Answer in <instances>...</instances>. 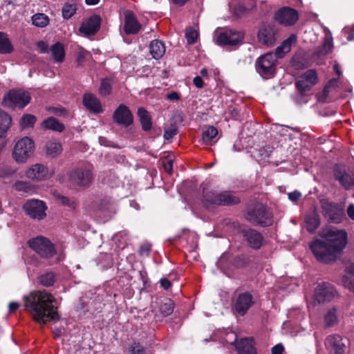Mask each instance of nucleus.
Segmentation results:
<instances>
[{
	"mask_svg": "<svg viewBox=\"0 0 354 354\" xmlns=\"http://www.w3.org/2000/svg\"><path fill=\"white\" fill-rule=\"evenodd\" d=\"M321 239L310 243L309 247L317 261L328 263L335 261L347 244V233L336 227L323 229Z\"/></svg>",
	"mask_w": 354,
	"mask_h": 354,
	"instance_id": "1",
	"label": "nucleus"
},
{
	"mask_svg": "<svg viewBox=\"0 0 354 354\" xmlns=\"http://www.w3.org/2000/svg\"><path fill=\"white\" fill-rule=\"evenodd\" d=\"M24 307L39 324H45L59 319L55 297L46 290H35L24 298Z\"/></svg>",
	"mask_w": 354,
	"mask_h": 354,
	"instance_id": "2",
	"label": "nucleus"
},
{
	"mask_svg": "<svg viewBox=\"0 0 354 354\" xmlns=\"http://www.w3.org/2000/svg\"><path fill=\"white\" fill-rule=\"evenodd\" d=\"M245 217L254 225L269 226L272 223L271 212L262 203H255L247 208Z\"/></svg>",
	"mask_w": 354,
	"mask_h": 354,
	"instance_id": "3",
	"label": "nucleus"
},
{
	"mask_svg": "<svg viewBox=\"0 0 354 354\" xmlns=\"http://www.w3.org/2000/svg\"><path fill=\"white\" fill-rule=\"evenodd\" d=\"M203 199L206 205H231L240 202V198L229 192H217L213 190H203Z\"/></svg>",
	"mask_w": 354,
	"mask_h": 354,
	"instance_id": "4",
	"label": "nucleus"
},
{
	"mask_svg": "<svg viewBox=\"0 0 354 354\" xmlns=\"http://www.w3.org/2000/svg\"><path fill=\"white\" fill-rule=\"evenodd\" d=\"M30 95L24 90H10L3 98L2 104L5 107L19 109H24L30 102Z\"/></svg>",
	"mask_w": 354,
	"mask_h": 354,
	"instance_id": "5",
	"label": "nucleus"
},
{
	"mask_svg": "<svg viewBox=\"0 0 354 354\" xmlns=\"http://www.w3.org/2000/svg\"><path fill=\"white\" fill-rule=\"evenodd\" d=\"M35 148L34 142L28 137L19 140L12 151L13 158L17 162H25L32 155Z\"/></svg>",
	"mask_w": 354,
	"mask_h": 354,
	"instance_id": "6",
	"label": "nucleus"
},
{
	"mask_svg": "<svg viewBox=\"0 0 354 354\" xmlns=\"http://www.w3.org/2000/svg\"><path fill=\"white\" fill-rule=\"evenodd\" d=\"M276 56L272 53H268L260 57L256 62L257 72L263 77H270L276 73Z\"/></svg>",
	"mask_w": 354,
	"mask_h": 354,
	"instance_id": "7",
	"label": "nucleus"
},
{
	"mask_svg": "<svg viewBox=\"0 0 354 354\" xmlns=\"http://www.w3.org/2000/svg\"><path fill=\"white\" fill-rule=\"evenodd\" d=\"M215 37L220 46H235L241 42L243 34L232 29L220 28L215 31Z\"/></svg>",
	"mask_w": 354,
	"mask_h": 354,
	"instance_id": "8",
	"label": "nucleus"
},
{
	"mask_svg": "<svg viewBox=\"0 0 354 354\" xmlns=\"http://www.w3.org/2000/svg\"><path fill=\"white\" fill-rule=\"evenodd\" d=\"M29 246L42 258H50L55 254L53 243L46 238L39 236L28 241Z\"/></svg>",
	"mask_w": 354,
	"mask_h": 354,
	"instance_id": "9",
	"label": "nucleus"
},
{
	"mask_svg": "<svg viewBox=\"0 0 354 354\" xmlns=\"http://www.w3.org/2000/svg\"><path fill=\"white\" fill-rule=\"evenodd\" d=\"M224 339L228 344H236L238 354H256L252 339L244 338L238 341L237 335L234 332L227 333Z\"/></svg>",
	"mask_w": 354,
	"mask_h": 354,
	"instance_id": "10",
	"label": "nucleus"
},
{
	"mask_svg": "<svg viewBox=\"0 0 354 354\" xmlns=\"http://www.w3.org/2000/svg\"><path fill=\"white\" fill-rule=\"evenodd\" d=\"M278 28L276 26L269 24H263L261 26L258 34V41L266 46L274 45L278 38Z\"/></svg>",
	"mask_w": 354,
	"mask_h": 354,
	"instance_id": "11",
	"label": "nucleus"
},
{
	"mask_svg": "<svg viewBox=\"0 0 354 354\" xmlns=\"http://www.w3.org/2000/svg\"><path fill=\"white\" fill-rule=\"evenodd\" d=\"M337 292L335 287L329 283H322L316 287L314 293V299L318 304L330 302L337 297Z\"/></svg>",
	"mask_w": 354,
	"mask_h": 354,
	"instance_id": "12",
	"label": "nucleus"
},
{
	"mask_svg": "<svg viewBox=\"0 0 354 354\" xmlns=\"http://www.w3.org/2000/svg\"><path fill=\"white\" fill-rule=\"evenodd\" d=\"M23 209L26 214L33 219L41 220L46 216L47 207L44 202L37 199H30L24 205Z\"/></svg>",
	"mask_w": 354,
	"mask_h": 354,
	"instance_id": "13",
	"label": "nucleus"
},
{
	"mask_svg": "<svg viewBox=\"0 0 354 354\" xmlns=\"http://www.w3.org/2000/svg\"><path fill=\"white\" fill-rule=\"evenodd\" d=\"M274 19L279 24L284 26H290L298 21L299 14L295 9L285 6L275 12Z\"/></svg>",
	"mask_w": 354,
	"mask_h": 354,
	"instance_id": "14",
	"label": "nucleus"
},
{
	"mask_svg": "<svg viewBox=\"0 0 354 354\" xmlns=\"http://www.w3.org/2000/svg\"><path fill=\"white\" fill-rule=\"evenodd\" d=\"M334 177L346 189H349L354 186V170H348L344 165L335 167Z\"/></svg>",
	"mask_w": 354,
	"mask_h": 354,
	"instance_id": "15",
	"label": "nucleus"
},
{
	"mask_svg": "<svg viewBox=\"0 0 354 354\" xmlns=\"http://www.w3.org/2000/svg\"><path fill=\"white\" fill-rule=\"evenodd\" d=\"M69 180L75 185L86 187L91 183L93 174L90 169L77 168L70 173Z\"/></svg>",
	"mask_w": 354,
	"mask_h": 354,
	"instance_id": "16",
	"label": "nucleus"
},
{
	"mask_svg": "<svg viewBox=\"0 0 354 354\" xmlns=\"http://www.w3.org/2000/svg\"><path fill=\"white\" fill-rule=\"evenodd\" d=\"M321 203L324 214L331 222L339 223L342 221L344 211L337 204L327 201H322Z\"/></svg>",
	"mask_w": 354,
	"mask_h": 354,
	"instance_id": "17",
	"label": "nucleus"
},
{
	"mask_svg": "<svg viewBox=\"0 0 354 354\" xmlns=\"http://www.w3.org/2000/svg\"><path fill=\"white\" fill-rule=\"evenodd\" d=\"M113 120L118 125L128 127L133 123V117L129 107L121 104L114 111Z\"/></svg>",
	"mask_w": 354,
	"mask_h": 354,
	"instance_id": "18",
	"label": "nucleus"
},
{
	"mask_svg": "<svg viewBox=\"0 0 354 354\" xmlns=\"http://www.w3.org/2000/svg\"><path fill=\"white\" fill-rule=\"evenodd\" d=\"M254 304L253 297L249 292L239 294L234 303V310L240 316L245 315Z\"/></svg>",
	"mask_w": 354,
	"mask_h": 354,
	"instance_id": "19",
	"label": "nucleus"
},
{
	"mask_svg": "<svg viewBox=\"0 0 354 354\" xmlns=\"http://www.w3.org/2000/svg\"><path fill=\"white\" fill-rule=\"evenodd\" d=\"M26 176L29 179L41 181L49 176L48 168L41 164H35L29 167L26 171Z\"/></svg>",
	"mask_w": 354,
	"mask_h": 354,
	"instance_id": "20",
	"label": "nucleus"
},
{
	"mask_svg": "<svg viewBox=\"0 0 354 354\" xmlns=\"http://www.w3.org/2000/svg\"><path fill=\"white\" fill-rule=\"evenodd\" d=\"M318 81L315 70L310 69L299 77L296 82L297 88H310L315 86Z\"/></svg>",
	"mask_w": 354,
	"mask_h": 354,
	"instance_id": "21",
	"label": "nucleus"
},
{
	"mask_svg": "<svg viewBox=\"0 0 354 354\" xmlns=\"http://www.w3.org/2000/svg\"><path fill=\"white\" fill-rule=\"evenodd\" d=\"M141 28V24L133 12L127 10L124 13V32L128 35L137 34Z\"/></svg>",
	"mask_w": 354,
	"mask_h": 354,
	"instance_id": "22",
	"label": "nucleus"
},
{
	"mask_svg": "<svg viewBox=\"0 0 354 354\" xmlns=\"http://www.w3.org/2000/svg\"><path fill=\"white\" fill-rule=\"evenodd\" d=\"M325 344L327 349L335 354H343L344 353L346 345L339 335H333L328 336L326 339Z\"/></svg>",
	"mask_w": 354,
	"mask_h": 354,
	"instance_id": "23",
	"label": "nucleus"
},
{
	"mask_svg": "<svg viewBox=\"0 0 354 354\" xmlns=\"http://www.w3.org/2000/svg\"><path fill=\"white\" fill-rule=\"evenodd\" d=\"M101 19L97 15L91 16L86 22L82 24L80 32L86 35L95 34L100 27Z\"/></svg>",
	"mask_w": 354,
	"mask_h": 354,
	"instance_id": "24",
	"label": "nucleus"
},
{
	"mask_svg": "<svg viewBox=\"0 0 354 354\" xmlns=\"http://www.w3.org/2000/svg\"><path fill=\"white\" fill-rule=\"evenodd\" d=\"M243 236L248 244L254 249H259L263 244L264 238L257 231L249 229L243 232Z\"/></svg>",
	"mask_w": 354,
	"mask_h": 354,
	"instance_id": "25",
	"label": "nucleus"
},
{
	"mask_svg": "<svg viewBox=\"0 0 354 354\" xmlns=\"http://www.w3.org/2000/svg\"><path fill=\"white\" fill-rule=\"evenodd\" d=\"M83 104L87 109L94 113H100L103 111L100 100L90 93L84 95Z\"/></svg>",
	"mask_w": 354,
	"mask_h": 354,
	"instance_id": "26",
	"label": "nucleus"
},
{
	"mask_svg": "<svg viewBox=\"0 0 354 354\" xmlns=\"http://www.w3.org/2000/svg\"><path fill=\"white\" fill-rule=\"evenodd\" d=\"M345 272L342 279V284L344 288L354 292V266L353 264L347 266Z\"/></svg>",
	"mask_w": 354,
	"mask_h": 354,
	"instance_id": "27",
	"label": "nucleus"
},
{
	"mask_svg": "<svg viewBox=\"0 0 354 354\" xmlns=\"http://www.w3.org/2000/svg\"><path fill=\"white\" fill-rule=\"evenodd\" d=\"M62 151V147L56 140H49L45 145L46 156L48 158H55Z\"/></svg>",
	"mask_w": 354,
	"mask_h": 354,
	"instance_id": "28",
	"label": "nucleus"
},
{
	"mask_svg": "<svg viewBox=\"0 0 354 354\" xmlns=\"http://www.w3.org/2000/svg\"><path fill=\"white\" fill-rule=\"evenodd\" d=\"M149 51L154 59H158L161 58L165 53V44L160 40H153L149 45Z\"/></svg>",
	"mask_w": 354,
	"mask_h": 354,
	"instance_id": "29",
	"label": "nucleus"
},
{
	"mask_svg": "<svg viewBox=\"0 0 354 354\" xmlns=\"http://www.w3.org/2000/svg\"><path fill=\"white\" fill-rule=\"evenodd\" d=\"M138 116L144 131H147L151 129V118L149 113L143 107L138 109Z\"/></svg>",
	"mask_w": 354,
	"mask_h": 354,
	"instance_id": "30",
	"label": "nucleus"
},
{
	"mask_svg": "<svg viewBox=\"0 0 354 354\" xmlns=\"http://www.w3.org/2000/svg\"><path fill=\"white\" fill-rule=\"evenodd\" d=\"M306 227L308 232H313L319 226L320 218L318 213L313 210L306 216Z\"/></svg>",
	"mask_w": 354,
	"mask_h": 354,
	"instance_id": "31",
	"label": "nucleus"
},
{
	"mask_svg": "<svg viewBox=\"0 0 354 354\" xmlns=\"http://www.w3.org/2000/svg\"><path fill=\"white\" fill-rule=\"evenodd\" d=\"M12 124L11 116L0 109V138L6 136Z\"/></svg>",
	"mask_w": 354,
	"mask_h": 354,
	"instance_id": "32",
	"label": "nucleus"
},
{
	"mask_svg": "<svg viewBox=\"0 0 354 354\" xmlns=\"http://www.w3.org/2000/svg\"><path fill=\"white\" fill-rule=\"evenodd\" d=\"M295 40V37L292 35L283 41L275 50L274 55L276 56V59L282 58L286 53H288L290 50L292 42Z\"/></svg>",
	"mask_w": 354,
	"mask_h": 354,
	"instance_id": "33",
	"label": "nucleus"
},
{
	"mask_svg": "<svg viewBox=\"0 0 354 354\" xmlns=\"http://www.w3.org/2000/svg\"><path fill=\"white\" fill-rule=\"evenodd\" d=\"M333 48V43L332 38L326 37L323 45L315 51V55L317 58H323L332 51Z\"/></svg>",
	"mask_w": 354,
	"mask_h": 354,
	"instance_id": "34",
	"label": "nucleus"
},
{
	"mask_svg": "<svg viewBox=\"0 0 354 354\" xmlns=\"http://www.w3.org/2000/svg\"><path fill=\"white\" fill-rule=\"evenodd\" d=\"M326 327H332L337 324V310L335 307L329 308L324 316Z\"/></svg>",
	"mask_w": 354,
	"mask_h": 354,
	"instance_id": "35",
	"label": "nucleus"
},
{
	"mask_svg": "<svg viewBox=\"0 0 354 354\" xmlns=\"http://www.w3.org/2000/svg\"><path fill=\"white\" fill-rule=\"evenodd\" d=\"M42 126L46 129L58 132H62L64 129V125L53 117H50L44 120L42 122Z\"/></svg>",
	"mask_w": 354,
	"mask_h": 354,
	"instance_id": "36",
	"label": "nucleus"
},
{
	"mask_svg": "<svg viewBox=\"0 0 354 354\" xmlns=\"http://www.w3.org/2000/svg\"><path fill=\"white\" fill-rule=\"evenodd\" d=\"M218 135V130L214 127H208L202 134V141L205 145H212L215 142L214 138Z\"/></svg>",
	"mask_w": 354,
	"mask_h": 354,
	"instance_id": "37",
	"label": "nucleus"
},
{
	"mask_svg": "<svg viewBox=\"0 0 354 354\" xmlns=\"http://www.w3.org/2000/svg\"><path fill=\"white\" fill-rule=\"evenodd\" d=\"M14 48L8 37L7 34L0 32V53L8 54L11 53Z\"/></svg>",
	"mask_w": 354,
	"mask_h": 354,
	"instance_id": "38",
	"label": "nucleus"
},
{
	"mask_svg": "<svg viewBox=\"0 0 354 354\" xmlns=\"http://www.w3.org/2000/svg\"><path fill=\"white\" fill-rule=\"evenodd\" d=\"M50 52L54 60L57 62H62L65 57V52L61 43H56L50 48Z\"/></svg>",
	"mask_w": 354,
	"mask_h": 354,
	"instance_id": "39",
	"label": "nucleus"
},
{
	"mask_svg": "<svg viewBox=\"0 0 354 354\" xmlns=\"http://www.w3.org/2000/svg\"><path fill=\"white\" fill-rule=\"evenodd\" d=\"M57 278L53 272H46L39 277V283L45 287L52 286L55 282Z\"/></svg>",
	"mask_w": 354,
	"mask_h": 354,
	"instance_id": "40",
	"label": "nucleus"
},
{
	"mask_svg": "<svg viewBox=\"0 0 354 354\" xmlns=\"http://www.w3.org/2000/svg\"><path fill=\"white\" fill-rule=\"evenodd\" d=\"M37 121V118L32 114H24L19 120L21 129L32 128Z\"/></svg>",
	"mask_w": 354,
	"mask_h": 354,
	"instance_id": "41",
	"label": "nucleus"
},
{
	"mask_svg": "<svg viewBox=\"0 0 354 354\" xmlns=\"http://www.w3.org/2000/svg\"><path fill=\"white\" fill-rule=\"evenodd\" d=\"M32 24L40 28L46 26L49 23V18L43 13H37L32 17Z\"/></svg>",
	"mask_w": 354,
	"mask_h": 354,
	"instance_id": "42",
	"label": "nucleus"
},
{
	"mask_svg": "<svg viewBox=\"0 0 354 354\" xmlns=\"http://www.w3.org/2000/svg\"><path fill=\"white\" fill-rule=\"evenodd\" d=\"M174 303L170 299H165L160 304L159 310L163 316H168L174 311Z\"/></svg>",
	"mask_w": 354,
	"mask_h": 354,
	"instance_id": "43",
	"label": "nucleus"
},
{
	"mask_svg": "<svg viewBox=\"0 0 354 354\" xmlns=\"http://www.w3.org/2000/svg\"><path fill=\"white\" fill-rule=\"evenodd\" d=\"M310 99L309 94L306 90H296L294 95V100L297 104L306 103Z\"/></svg>",
	"mask_w": 354,
	"mask_h": 354,
	"instance_id": "44",
	"label": "nucleus"
},
{
	"mask_svg": "<svg viewBox=\"0 0 354 354\" xmlns=\"http://www.w3.org/2000/svg\"><path fill=\"white\" fill-rule=\"evenodd\" d=\"M14 188L19 192L30 193L33 192V186L26 181H17L14 184Z\"/></svg>",
	"mask_w": 354,
	"mask_h": 354,
	"instance_id": "45",
	"label": "nucleus"
},
{
	"mask_svg": "<svg viewBox=\"0 0 354 354\" xmlns=\"http://www.w3.org/2000/svg\"><path fill=\"white\" fill-rule=\"evenodd\" d=\"M76 12V6L73 3H66L62 8V16L64 19H70Z\"/></svg>",
	"mask_w": 354,
	"mask_h": 354,
	"instance_id": "46",
	"label": "nucleus"
},
{
	"mask_svg": "<svg viewBox=\"0 0 354 354\" xmlns=\"http://www.w3.org/2000/svg\"><path fill=\"white\" fill-rule=\"evenodd\" d=\"M185 37L189 44H192L196 42L198 37V32L193 28H189L185 33Z\"/></svg>",
	"mask_w": 354,
	"mask_h": 354,
	"instance_id": "47",
	"label": "nucleus"
},
{
	"mask_svg": "<svg viewBox=\"0 0 354 354\" xmlns=\"http://www.w3.org/2000/svg\"><path fill=\"white\" fill-rule=\"evenodd\" d=\"M129 352L130 354H144V347L138 342L133 343L129 348Z\"/></svg>",
	"mask_w": 354,
	"mask_h": 354,
	"instance_id": "48",
	"label": "nucleus"
},
{
	"mask_svg": "<svg viewBox=\"0 0 354 354\" xmlns=\"http://www.w3.org/2000/svg\"><path fill=\"white\" fill-rule=\"evenodd\" d=\"M273 147L267 145L259 149V154L261 159H265L270 156L271 153L273 152Z\"/></svg>",
	"mask_w": 354,
	"mask_h": 354,
	"instance_id": "49",
	"label": "nucleus"
},
{
	"mask_svg": "<svg viewBox=\"0 0 354 354\" xmlns=\"http://www.w3.org/2000/svg\"><path fill=\"white\" fill-rule=\"evenodd\" d=\"M116 86V81L114 78H104L101 82L100 88H111Z\"/></svg>",
	"mask_w": 354,
	"mask_h": 354,
	"instance_id": "50",
	"label": "nucleus"
},
{
	"mask_svg": "<svg viewBox=\"0 0 354 354\" xmlns=\"http://www.w3.org/2000/svg\"><path fill=\"white\" fill-rule=\"evenodd\" d=\"M177 133V129L175 127H171L165 130L164 133V138L166 140H169L173 138Z\"/></svg>",
	"mask_w": 354,
	"mask_h": 354,
	"instance_id": "51",
	"label": "nucleus"
},
{
	"mask_svg": "<svg viewBox=\"0 0 354 354\" xmlns=\"http://www.w3.org/2000/svg\"><path fill=\"white\" fill-rule=\"evenodd\" d=\"M341 86L342 84L339 82V79L333 78L328 82V84L325 86L324 88H332L335 87H339Z\"/></svg>",
	"mask_w": 354,
	"mask_h": 354,
	"instance_id": "52",
	"label": "nucleus"
},
{
	"mask_svg": "<svg viewBox=\"0 0 354 354\" xmlns=\"http://www.w3.org/2000/svg\"><path fill=\"white\" fill-rule=\"evenodd\" d=\"M48 110L53 114L61 116L64 115L66 113V111L64 109L57 108V107H50Z\"/></svg>",
	"mask_w": 354,
	"mask_h": 354,
	"instance_id": "53",
	"label": "nucleus"
},
{
	"mask_svg": "<svg viewBox=\"0 0 354 354\" xmlns=\"http://www.w3.org/2000/svg\"><path fill=\"white\" fill-rule=\"evenodd\" d=\"M163 167L166 172L171 174L173 171V162L170 160L165 161L163 162Z\"/></svg>",
	"mask_w": 354,
	"mask_h": 354,
	"instance_id": "54",
	"label": "nucleus"
},
{
	"mask_svg": "<svg viewBox=\"0 0 354 354\" xmlns=\"http://www.w3.org/2000/svg\"><path fill=\"white\" fill-rule=\"evenodd\" d=\"M301 196V194L299 192L295 191L292 192H290L288 194V198L292 202H296L297 201L300 197Z\"/></svg>",
	"mask_w": 354,
	"mask_h": 354,
	"instance_id": "55",
	"label": "nucleus"
},
{
	"mask_svg": "<svg viewBox=\"0 0 354 354\" xmlns=\"http://www.w3.org/2000/svg\"><path fill=\"white\" fill-rule=\"evenodd\" d=\"M88 53L84 49H80L79 50L78 54H77V61L79 64H81L84 61V58L88 55Z\"/></svg>",
	"mask_w": 354,
	"mask_h": 354,
	"instance_id": "56",
	"label": "nucleus"
},
{
	"mask_svg": "<svg viewBox=\"0 0 354 354\" xmlns=\"http://www.w3.org/2000/svg\"><path fill=\"white\" fill-rule=\"evenodd\" d=\"M37 46L40 49L41 53L48 52V45L44 41H39L37 43Z\"/></svg>",
	"mask_w": 354,
	"mask_h": 354,
	"instance_id": "57",
	"label": "nucleus"
},
{
	"mask_svg": "<svg viewBox=\"0 0 354 354\" xmlns=\"http://www.w3.org/2000/svg\"><path fill=\"white\" fill-rule=\"evenodd\" d=\"M283 347L281 344H277L272 348V354H282Z\"/></svg>",
	"mask_w": 354,
	"mask_h": 354,
	"instance_id": "58",
	"label": "nucleus"
},
{
	"mask_svg": "<svg viewBox=\"0 0 354 354\" xmlns=\"http://www.w3.org/2000/svg\"><path fill=\"white\" fill-rule=\"evenodd\" d=\"M160 283L161 286L165 290H168L171 286V282L165 278L161 279Z\"/></svg>",
	"mask_w": 354,
	"mask_h": 354,
	"instance_id": "59",
	"label": "nucleus"
},
{
	"mask_svg": "<svg viewBox=\"0 0 354 354\" xmlns=\"http://www.w3.org/2000/svg\"><path fill=\"white\" fill-rule=\"evenodd\" d=\"M193 82L195 86H196L197 88H201L203 86V81L202 78L199 76L195 77L194 78Z\"/></svg>",
	"mask_w": 354,
	"mask_h": 354,
	"instance_id": "60",
	"label": "nucleus"
},
{
	"mask_svg": "<svg viewBox=\"0 0 354 354\" xmlns=\"http://www.w3.org/2000/svg\"><path fill=\"white\" fill-rule=\"evenodd\" d=\"M167 98L171 101H176L180 98L179 94L176 92H171L167 95Z\"/></svg>",
	"mask_w": 354,
	"mask_h": 354,
	"instance_id": "61",
	"label": "nucleus"
},
{
	"mask_svg": "<svg viewBox=\"0 0 354 354\" xmlns=\"http://www.w3.org/2000/svg\"><path fill=\"white\" fill-rule=\"evenodd\" d=\"M328 95V90H322L321 94L317 95V99L319 102H324Z\"/></svg>",
	"mask_w": 354,
	"mask_h": 354,
	"instance_id": "62",
	"label": "nucleus"
},
{
	"mask_svg": "<svg viewBox=\"0 0 354 354\" xmlns=\"http://www.w3.org/2000/svg\"><path fill=\"white\" fill-rule=\"evenodd\" d=\"M347 214L348 217L354 221V205L350 204L347 208Z\"/></svg>",
	"mask_w": 354,
	"mask_h": 354,
	"instance_id": "63",
	"label": "nucleus"
},
{
	"mask_svg": "<svg viewBox=\"0 0 354 354\" xmlns=\"http://www.w3.org/2000/svg\"><path fill=\"white\" fill-rule=\"evenodd\" d=\"M19 308V304L17 302H11L9 304V310L10 312L15 311Z\"/></svg>",
	"mask_w": 354,
	"mask_h": 354,
	"instance_id": "64",
	"label": "nucleus"
}]
</instances>
